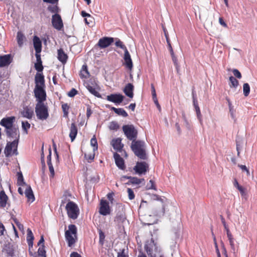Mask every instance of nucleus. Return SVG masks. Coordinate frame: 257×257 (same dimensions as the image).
Masks as SVG:
<instances>
[{"mask_svg":"<svg viewBox=\"0 0 257 257\" xmlns=\"http://www.w3.org/2000/svg\"><path fill=\"white\" fill-rule=\"evenodd\" d=\"M131 148L135 155L140 159L146 160L147 158L145 150V143L144 141L140 140L133 141Z\"/></svg>","mask_w":257,"mask_h":257,"instance_id":"1","label":"nucleus"},{"mask_svg":"<svg viewBox=\"0 0 257 257\" xmlns=\"http://www.w3.org/2000/svg\"><path fill=\"white\" fill-rule=\"evenodd\" d=\"M77 231V227L74 224L69 225L68 229L65 231V237L69 247L72 246L76 242Z\"/></svg>","mask_w":257,"mask_h":257,"instance_id":"2","label":"nucleus"},{"mask_svg":"<svg viewBox=\"0 0 257 257\" xmlns=\"http://www.w3.org/2000/svg\"><path fill=\"white\" fill-rule=\"evenodd\" d=\"M65 209L69 218L72 219L77 218L79 214V209L75 202L69 201L66 204Z\"/></svg>","mask_w":257,"mask_h":257,"instance_id":"3","label":"nucleus"},{"mask_svg":"<svg viewBox=\"0 0 257 257\" xmlns=\"http://www.w3.org/2000/svg\"><path fill=\"white\" fill-rule=\"evenodd\" d=\"M35 112L39 119L46 120L49 116L48 107L44 103H37Z\"/></svg>","mask_w":257,"mask_h":257,"instance_id":"4","label":"nucleus"},{"mask_svg":"<svg viewBox=\"0 0 257 257\" xmlns=\"http://www.w3.org/2000/svg\"><path fill=\"white\" fill-rule=\"evenodd\" d=\"M122 130L127 139L132 142L136 140L138 131L133 125H124L122 126Z\"/></svg>","mask_w":257,"mask_h":257,"instance_id":"5","label":"nucleus"},{"mask_svg":"<svg viewBox=\"0 0 257 257\" xmlns=\"http://www.w3.org/2000/svg\"><path fill=\"white\" fill-rule=\"evenodd\" d=\"M86 87L88 90L94 96L100 98L101 97L98 92L99 86L96 82L94 79L91 78L86 83Z\"/></svg>","mask_w":257,"mask_h":257,"instance_id":"6","label":"nucleus"},{"mask_svg":"<svg viewBox=\"0 0 257 257\" xmlns=\"http://www.w3.org/2000/svg\"><path fill=\"white\" fill-rule=\"evenodd\" d=\"M34 95L36 98L37 103H44L46 100V92L45 90V87H38L35 88Z\"/></svg>","mask_w":257,"mask_h":257,"instance_id":"7","label":"nucleus"},{"mask_svg":"<svg viewBox=\"0 0 257 257\" xmlns=\"http://www.w3.org/2000/svg\"><path fill=\"white\" fill-rule=\"evenodd\" d=\"M18 143L17 140H14L12 142H9L5 149V154L7 157L11 156L13 154H18L17 148Z\"/></svg>","mask_w":257,"mask_h":257,"instance_id":"8","label":"nucleus"},{"mask_svg":"<svg viewBox=\"0 0 257 257\" xmlns=\"http://www.w3.org/2000/svg\"><path fill=\"white\" fill-rule=\"evenodd\" d=\"M111 209L109 203L105 200L101 199L100 202L99 213L100 214L106 216L110 214Z\"/></svg>","mask_w":257,"mask_h":257,"instance_id":"9","label":"nucleus"},{"mask_svg":"<svg viewBox=\"0 0 257 257\" xmlns=\"http://www.w3.org/2000/svg\"><path fill=\"white\" fill-rule=\"evenodd\" d=\"M134 170L137 174H145L149 170V165L145 162H138Z\"/></svg>","mask_w":257,"mask_h":257,"instance_id":"10","label":"nucleus"},{"mask_svg":"<svg viewBox=\"0 0 257 257\" xmlns=\"http://www.w3.org/2000/svg\"><path fill=\"white\" fill-rule=\"evenodd\" d=\"M52 24L55 29L58 30L62 29L63 27V24L60 15L55 14L52 16Z\"/></svg>","mask_w":257,"mask_h":257,"instance_id":"11","label":"nucleus"},{"mask_svg":"<svg viewBox=\"0 0 257 257\" xmlns=\"http://www.w3.org/2000/svg\"><path fill=\"white\" fill-rule=\"evenodd\" d=\"M113 42V38L104 37L99 40L97 45L100 48L104 49L110 46Z\"/></svg>","mask_w":257,"mask_h":257,"instance_id":"12","label":"nucleus"},{"mask_svg":"<svg viewBox=\"0 0 257 257\" xmlns=\"http://www.w3.org/2000/svg\"><path fill=\"white\" fill-rule=\"evenodd\" d=\"M6 133L8 137L14 139V140H17L18 143L20 138V133L18 128L13 126L6 130Z\"/></svg>","mask_w":257,"mask_h":257,"instance_id":"13","label":"nucleus"},{"mask_svg":"<svg viewBox=\"0 0 257 257\" xmlns=\"http://www.w3.org/2000/svg\"><path fill=\"white\" fill-rule=\"evenodd\" d=\"M124 96L119 93L111 94L107 95L106 99L115 104H120L123 100Z\"/></svg>","mask_w":257,"mask_h":257,"instance_id":"14","label":"nucleus"},{"mask_svg":"<svg viewBox=\"0 0 257 257\" xmlns=\"http://www.w3.org/2000/svg\"><path fill=\"white\" fill-rule=\"evenodd\" d=\"M15 120V116L3 118L0 122V124L4 126L6 130L13 127V123Z\"/></svg>","mask_w":257,"mask_h":257,"instance_id":"15","label":"nucleus"},{"mask_svg":"<svg viewBox=\"0 0 257 257\" xmlns=\"http://www.w3.org/2000/svg\"><path fill=\"white\" fill-rule=\"evenodd\" d=\"M35 88L45 87L44 76L42 73H37L35 77Z\"/></svg>","mask_w":257,"mask_h":257,"instance_id":"16","label":"nucleus"},{"mask_svg":"<svg viewBox=\"0 0 257 257\" xmlns=\"http://www.w3.org/2000/svg\"><path fill=\"white\" fill-rule=\"evenodd\" d=\"M155 247L157 249L156 247V243L153 238L150 243L145 244V249L148 255L151 257H155V254H153V248Z\"/></svg>","mask_w":257,"mask_h":257,"instance_id":"17","label":"nucleus"},{"mask_svg":"<svg viewBox=\"0 0 257 257\" xmlns=\"http://www.w3.org/2000/svg\"><path fill=\"white\" fill-rule=\"evenodd\" d=\"M9 197L6 194L4 190L0 192V208H4L7 205L10 206V204L8 202Z\"/></svg>","mask_w":257,"mask_h":257,"instance_id":"18","label":"nucleus"},{"mask_svg":"<svg viewBox=\"0 0 257 257\" xmlns=\"http://www.w3.org/2000/svg\"><path fill=\"white\" fill-rule=\"evenodd\" d=\"M111 145L115 150L119 152L121 151L123 147V145L121 143V139L119 138L112 139Z\"/></svg>","mask_w":257,"mask_h":257,"instance_id":"19","label":"nucleus"},{"mask_svg":"<svg viewBox=\"0 0 257 257\" xmlns=\"http://www.w3.org/2000/svg\"><path fill=\"white\" fill-rule=\"evenodd\" d=\"M22 116L28 119H31L34 115V110L32 108L26 106L23 108L21 111Z\"/></svg>","mask_w":257,"mask_h":257,"instance_id":"20","label":"nucleus"},{"mask_svg":"<svg viewBox=\"0 0 257 257\" xmlns=\"http://www.w3.org/2000/svg\"><path fill=\"white\" fill-rule=\"evenodd\" d=\"M124 57L123 59L124 60V64L126 66V67L131 70L133 68V62L131 57V55L129 53V52L128 51L127 49L124 51Z\"/></svg>","mask_w":257,"mask_h":257,"instance_id":"21","label":"nucleus"},{"mask_svg":"<svg viewBox=\"0 0 257 257\" xmlns=\"http://www.w3.org/2000/svg\"><path fill=\"white\" fill-rule=\"evenodd\" d=\"M114 158L116 165L121 170H124L125 166L123 159L120 157V155L116 153L114 154Z\"/></svg>","mask_w":257,"mask_h":257,"instance_id":"22","label":"nucleus"},{"mask_svg":"<svg viewBox=\"0 0 257 257\" xmlns=\"http://www.w3.org/2000/svg\"><path fill=\"white\" fill-rule=\"evenodd\" d=\"M77 132H78V129H77V127L76 124L74 122L72 123L71 124V126L70 127V133H69V137L71 139V142H73L75 140V139L77 135Z\"/></svg>","mask_w":257,"mask_h":257,"instance_id":"23","label":"nucleus"},{"mask_svg":"<svg viewBox=\"0 0 257 257\" xmlns=\"http://www.w3.org/2000/svg\"><path fill=\"white\" fill-rule=\"evenodd\" d=\"M33 43L36 52L40 53L42 50V42L40 38L37 36H34Z\"/></svg>","mask_w":257,"mask_h":257,"instance_id":"24","label":"nucleus"},{"mask_svg":"<svg viewBox=\"0 0 257 257\" xmlns=\"http://www.w3.org/2000/svg\"><path fill=\"white\" fill-rule=\"evenodd\" d=\"M134 86L132 83L127 84L123 89V92L125 94L130 98H133L134 96Z\"/></svg>","mask_w":257,"mask_h":257,"instance_id":"25","label":"nucleus"},{"mask_svg":"<svg viewBox=\"0 0 257 257\" xmlns=\"http://www.w3.org/2000/svg\"><path fill=\"white\" fill-rule=\"evenodd\" d=\"M25 194L26 197L28 198V201L31 202H33L35 200V197L30 186L28 185L25 187Z\"/></svg>","mask_w":257,"mask_h":257,"instance_id":"26","label":"nucleus"},{"mask_svg":"<svg viewBox=\"0 0 257 257\" xmlns=\"http://www.w3.org/2000/svg\"><path fill=\"white\" fill-rule=\"evenodd\" d=\"M129 179V182L127 183V184H140L142 181H144V179H139L137 177H133L131 176H123L121 177L122 179Z\"/></svg>","mask_w":257,"mask_h":257,"instance_id":"27","label":"nucleus"},{"mask_svg":"<svg viewBox=\"0 0 257 257\" xmlns=\"http://www.w3.org/2000/svg\"><path fill=\"white\" fill-rule=\"evenodd\" d=\"M10 63V56L9 55H5L0 56V67L8 66Z\"/></svg>","mask_w":257,"mask_h":257,"instance_id":"28","label":"nucleus"},{"mask_svg":"<svg viewBox=\"0 0 257 257\" xmlns=\"http://www.w3.org/2000/svg\"><path fill=\"white\" fill-rule=\"evenodd\" d=\"M58 59L62 63H65L67 61L68 56L62 49H60L58 50Z\"/></svg>","mask_w":257,"mask_h":257,"instance_id":"29","label":"nucleus"},{"mask_svg":"<svg viewBox=\"0 0 257 257\" xmlns=\"http://www.w3.org/2000/svg\"><path fill=\"white\" fill-rule=\"evenodd\" d=\"M80 76L81 78H87L90 76L86 65H83L80 72Z\"/></svg>","mask_w":257,"mask_h":257,"instance_id":"30","label":"nucleus"},{"mask_svg":"<svg viewBox=\"0 0 257 257\" xmlns=\"http://www.w3.org/2000/svg\"><path fill=\"white\" fill-rule=\"evenodd\" d=\"M110 110H113L117 114L122 116L123 117H125L128 116L127 113L123 108H116L112 106L110 107Z\"/></svg>","mask_w":257,"mask_h":257,"instance_id":"31","label":"nucleus"},{"mask_svg":"<svg viewBox=\"0 0 257 257\" xmlns=\"http://www.w3.org/2000/svg\"><path fill=\"white\" fill-rule=\"evenodd\" d=\"M34 237L32 230L28 228L27 229V240L29 246H32Z\"/></svg>","mask_w":257,"mask_h":257,"instance_id":"32","label":"nucleus"},{"mask_svg":"<svg viewBox=\"0 0 257 257\" xmlns=\"http://www.w3.org/2000/svg\"><path fill=\"white\" fill-rule=\"evenodd\" d=\"M193 105H194V106L195 109L197 118L199 119L200 122L201 123H202V115L201 113V111H200V108L199 107L197 101H194V103H193Z\"/></svg>","mask_w":257,"mask_h":257,"instance_id":"33","label":"nucleus"},{"mask_svg":"<svg viewBox=\"0 0 257 257\" xmlns=\"http://www.w3.org/2000/svg\"><path fill=\"white\" fill-rule=\"evenodd\" d=\"M17 39L19 46L21 47L23 45L24 40L25 39V37L23 34L21 32H18L17 33Z\"/></svg>","mask_w":257,"mask_h":257,"instance_id":"34","label":"nucleus"},{"mask_svg":"<svg viewBox=\"0 0 257 257\" xmlns=\"http://www.w3.org/2000/svg\"><path fill=\"white\" fill-rule=\"evenodd\" d=\"M17 184L19 186L24 187L28 186V185H27L24 181V178L22 173H18Z\"/></svg>","mask_w":257,"mask_h":257,"instance_id":"35","label":"nucleus"},{"mask_svg":"<svg viewBox=\"0 0 257 257\" xmlns=\"http://www.w3.org/2000/svg\"><path fill=\"white\" fill-rule=\"evenodd\" d=\"M156 200H160L161 202V210L159 212H157V214H164L165 213V205L164 203L163 200L160 198L159 196L155 195L154 196Z\"/></svg>","mask_w":257,"mask_h":257,"instance_id":"36","label":"nucleus"},{"mask_svg":"<svg viewBox=\"0 0 257 257\" xmlns=\"http://www.w3.org/2000/svg\"><path fill=\"white\" fill-rule=\"evenodd\" d=\"M225 230L226 231L227 236L229 240L230 245H231V246L232 247H234V240H233L234 239H233V236H232L231 232L230 231L229 228L226 229Z\"/></svg>","mask_w":257,"mask_h":257,"instance_id":"37","label":"nucleus"},{"mask_svg":"<svg viewBox=\"0 0 257 257\" xmlns=\"http://www.w3.org/2000/svg\"><path fill=\"white\" fill-rule=\"evenodd\" d=\"M125 219V217L123 214H117L114 218V221L116 222L117 223H123Z\"/></svg>","mask_w":257,"mask_h":257,"instance_id":"38","label":"nucleus"},{"mask_svg":"<svg viewBox=\"0 0 257 257\" xmlns=\"http://www.w3.org/2000/svg\"><path fill=\"white\" fill-rule=\"evenodd\" d=\"M57 5L55 4L54 6L49 5L47 8L48 10L52 13L57 14L59 12V8Z\"/></svg>","mask_w":257,"mask_h":257,"instance_id":"39","label":"nucleus"},{"mask_svg":"<svg viewBox=\"0 0 257 257\" xmlns=\"http://www.w3.org/2000/svg\"><path fill=\"white\" fill-rule=\"evenodd\" d=\"M229 81L231 83V84H230V86L231 87H233L234 88H236L239 84L238 81L235 78L232 76L229 77Z\"/></svg>","mask_w":257,"mask_h":257,"instance_id":"40","label":"nucleus"},{"mask_svg":"<svg viewBox=\"0 0 257 257\" xmlns=\"http://www.w3.org/2000/svg\"><path fill=\"white\" fill-rule=\"evenodd\" d=\"M243 94L245 96H248L250 92V86L247 83H244L243 85Z\"/></svg>","mask_w":257,"mask_h":257,"instance_id":"41","label":"nucleus"},{"mask_svg":"<svg viewBox=\"0 0 257 257\" xmlns=\"http://www.w3.org/2000/svg\"><path fill=\"white\" fill-rule=\"evenodd\" d=\"M38 255L42 257H46V250L44 245L42 244L38 250Z\"/></svg>","mask_w":257,"mask_h":257,"instance_id":"42","label":"nucleus"},{"mask_svg":"<svg viewBox=\"0 0 257 257\" xmlns=\"http://www.w3.org/2000/svg\"><path fill=\"white\" fill-rule=\"evenodd\" d=\"M108 127L110 130L117 131L119 128V126L117 122L111 121L110 122Z\"/></svg>","mask_w":257,"mask_h":257,"instance_id":"43","label":"nucleus"},{"mask_svg":"<svg viewBox=\"0 0 257 257\" xmlns=\"http://www.w3.org/2000/svg\"><path fill=\"white\" fill-rule=\"evenodd\" d=\"M90 144L93 147V150L95 151L97 150L98 149V144H97V140L94 136L93 138L90 140Z\"/></svg>","mask_w":257,"mask_h":257,"instance_id":"44","label":"nucleus"},{"mask_svg":"<svg viewBox=\"0 0 257 257\" xmlns=\"http://www.w3.org/2000/svg\"><path fill=\"white\" fill-rule=\"evenodd\" d=\"M105 237V235L104 233L101 230H99V242L101 245H103L104 242V239Z\"/></svg>","mask_w":257,"mask_h":257,"instance_id":"45","label":"nucleus"},{"mask_svg":"<svg viewBox=\"0 0 257 257\" xmlns=\"http://www.w3.org/2000/svg\"><path fill=\"white\" fill-rule=\"evenodd\" d=\"M62 108L64 112V116L67 117L68 114L69 106L67 103L63 104L62 105Z\"/></svg>","mask_w":257,"mask_h":257,"instance_id":"46","label":"nucleus"},{"mask_svg":"<svg viewBox=\"0 0 257 257\" xmlns=\"http://www.w3.org/2000/svg\"><path fill=\"white\" fill-rule=\"evenodd\" d=\"M115 44L116 46L120 48L124 51L127 50L126 46L123 44V43L119 39H118L115 42Z\"/></svg>","mask_w":257,"mask_h":257,"instance_id":"47","label":"nucleus"},{"mask_svg":"<svg viewBox=\"0 0 257 257\" xmlns=\"http://www.w3.org/2000/svg\"><path fill=\"white\" fill-rule=\"evenodd\" d=\"M35 68L38 72H42L43 70L42 62H37L35 64Z\"/></svg>","mask_w":257,"mask_h":257,"instance_id":"48","label":"nucleus"},{"mask_svg":"<svg viewBox=\"0 0 257 257\" xmlns=\"http://www.w3.org/2000/svg\"><path fill=\"white\" fill-rule=\"evenodd\" d=\"M23 129L27 134V130L30 127V124L27 121H22V123Z\"/></svg>","mask_w":257,"mask_h":257,"instance_id":"49","label":"nucleus"},{"mask_svg":"<svg viewBox=\"0 0 257 257\" xmlns=\"http://www.w3.org/2000/svg\"><path fill=\"white\" fill-rule=\"evenodd\" d=\"M127 192L128 193V198L130 200H133L135 198V195L133 190L131 188H127Z\"/></svg>","mask_w":257,"mask_h":257,"instance_id":"50","label":"nucleus"},{"mask_svg":"<svg viewBox=\"0 0 257 257\" xmlns=\"http://www.w3.org/2000/svg\"><path fill=\"white\" fill-rule=\"evenodd\" d=\"M14 222L16 223L20 230H23L24 229V226L21 224L16 218H12Z\"/></svg>","mask_w":257,"mask_h":257,"instance_id":"51","label":"nucleus"},{"mask_svg":"<svg viewBox=\"0 0 257 257\" xmlns=\"http://www.w3.org/2000/svg\"><path fill=\"white\" fill-rule=\"evenodd\" d=\"M78 93V91L75 88H72L71 90L68 92V95L70 97H74L75 95Z\"/></svg>","mask_w":257,"mask_h":257,"instance_id":"52","label":"nucleus"},{"mask_svg":"<svg viewBox=\"0 0 257 257\" xmlns=\"http://www.w3.org/2000/svg\"><path fill=\"white\" fill-rule=\"evenodd\" d=\"M48 165L49 167V171L50 172V176L53 178L54 176L55 172H54V169L53 167L52 164L50 163V164H48Z\"/></svg>","mask_w":257,"mask_h":257,"instance_id":"53","label":"nucleus"},{"mask_svg":"<svg viewBox=\"0 0 257 257\" xmlns=\"http://www.w3.org/2000/svg\"><path fill=\"white\" fill-rule=\"evenodd\" d=\"M147 187H148L149 189H154L156 190V188L154 183V182L151 180L149 181V184H148Z\"/></svg>","mask_w":257,"mask_h":257,"instance_id":"54","label":"nucleus"},{"mask_svg":"<svg viewBox=\"0 0 257 257\" xmlns=\"http://www.w3.org/2000/svg\"><path fill=\"white\" fill-rule=\"evenodd\" d=\"M232 72L233 75L237 78L240 79L241 78V74L240 72L236 69L233 70Z\"/></svg>","mask_w":257,"mask_h":257,"instance_id":"55","label":"nucleus"},{"mask_svg":"<svg viewBox=\"0 0 257 257\" xmlns=\"http://www.w3.org/2000/svg\"><path fill=\"white\" fill-rule=\"evenodd\" d=\"M220 217L221 222H222V224L223 225L225 230L229 228L228 225L226 223L225 220L224 218L223 217V216L220 215Z\"/></svg>","mask_w":257,"mask_h":257,"instance_id":"56","label":"nucleus"},{"mask_svg":"<svg viewBox=\"0 0 257 257\" xmlns=\"http://www.w3.org/2000/svg\"><path fill=\"white\" fill-rule=\"evenodd\" d=\"M113 195H114V193L112 192L109 193L107 194V198L110 201L111 203H113V201L114 200L113 199Z\"/></svg>","mask_w":257,"mask_h":257,"instance_id":"57","label":"nucleus"},{"mask_svg":"<svg viewBox=\"0 0 257 257\" xmlns=\"http://www.w3.org/2000/svg\"><path fill=\"white\" fill-rule=\"evenodd\" d=\"M43 1L46 3H49L52 5H54L58 4L59 0H43Z\"/></svg>","mask_w":257,"mask_h":257,"instance_id":"58","label":"nucleus"},{"mask_svg":"<svg viewBox=\"0 0 257 257\" xmlns=\"http://www.w3.org/2000/svg\"><path fill=\"white\" fill-rule=\"evenodd\" d=\"M151 90H152V97L155 98L156 96H157V94L156 93L155 86L153 84H151Z\"/></svg>","mask_w":257,"mask_h":257,"instance_id":"59","label":"nucleus"},{"mask_svg":"<svg viewBox=\"0 0 257 257\" xmlns=\"http://www.w3.org/2000/svg\"><path fill=\"white\" fill-rule=\"evenodd\" d=\"M117 257H128V255L125 254L124 249H122L120 252H118Z\"/></svg>","mask_w":257,"mask_h":257,"instance_id":"60","label":"nucleus"},{"mask_svg":"<svg viewBox=\"0 0 257 257\" xmlns=\"http://www.w3.org/2000/svg\"><path fill=\"white\" fill-rule=\"evenodd\" d=\"M238 167L243 171H246L247 174H249V171L245 165H239Z\"/></svg>","mask_w":257,"mask_h":257,"instance_id":"61","label":"nucleus"},{"mask_svg":"<svg viewBox=\"0 0 257 257\" xmlns=\"http://www.w3.org/2000/svg\"><path fill=\"white\" fill-rule=\"evenodd\" d=\"M84 156H85V158L88 161V162L92 161L94 159V155H88V156H87L86 154H85Z\"/></svg>","mask_w":257,"mask_h":257,"instance_id":"62","label":"nucleus"},{"mask_svg":"<svg viewBox=\"0 0 257 257\" xmlns=\"http://www.w3.org/2000/svg\"><path fill=\"white\" fill-rule=\"evenodd\" d=\"M219 22L220 23V24L223 27H227V25L225 23V22L224 21L223 19L221 17H220L219 19Z\"/></svg>","mask_w":257,"mask_h":257,"instance_id":"63","label":"nucleus"},{"mask_svg":"<svg viewBox=\"0 0 257 257\" xmlns=\"http://www.w3.org/2000/svg\"><path fill=\"white\" fill-rule=\"evenodd\" d=\"M70 257H81V255L76 252H73L71 253Z\"/></svg>","mask_w":257,"mask_h":257,"instance_id":"64","label":"nucleus"}]
</instances>
